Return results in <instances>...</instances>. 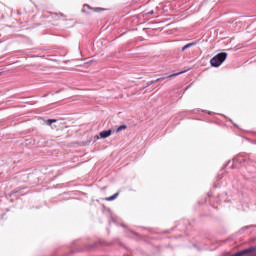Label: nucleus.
Listing matches in <instances>:
<instances>
[{"label": "nucleus", "instance_id": "1", "mask_svg": "<svg viewBox=\"0 0 256 256\" xmlns=\"http://www.w3.org/2000/svg\"><path fill=\"white\" fill-rule=\"evenodd\" d=\"M225 59H227V52H220L210 60V65L211 67H221L225 63Z\"/></svg>", "mask_w": 256, "mask_h": 256}, {"label": "nucleus", "instance_id": "2", "mask_svg": "<svg viewBox=\"0 0 256 256\" xmlns=\"http://www.w3.org/2000/svg\"><path fill=\"white\" fill-rule=\"evenodd\" d=\"M182 73L183 72H178V73H174L169 76H166V77H161V78H157L156 80L149 81V82H147L146 87H151V85H153L154 83H157V81H165V79H171V77H177L178 75H182Z\"/></svg>", "mask_w": 256, "mask_h": 256}, {"label": "nucleus", "instance_id": "3", "mask_svg": "<svg viewBox=\"0 0 256 256\" xmlns=\"http://www.w3.org/2000/svg\"><path fill=\"white\" fill-rule=\"evenodd\" d=\"M253 251H255V247L252 246L250 248L239 251V252L233 254L232 256H243V255H247L249 253H253Z\"/></svg>", "mask_w": 256, "mask_h": 256}, {"label": "nucleus", "instance_id": "4", "mask_svg": "<svg viewBox=\"0 0 256 256\" xmlns=\"http://www.w3.org/2000/svg\"><path fill=\"white\" fill-rule=\"evenodd\" d=\"M112 133H113V130L109 129V130H104L100 132L99 135L101 139H107V137H111Z\"/></svg>", "mask_w": 256, "mask_h": 256}, {"label": "nucleus", "instance_id": "5", "mask_svg": "<svg viewBox=\"0 0 256 256\" xmlns=\"http://www.w3.org/2000/svg\"><path fill=\"white\" fill-rule=\"evenodd\" d=\"M85 9H90L91 11H95L96 13H99V11H101V8H92L88 4L84 5V8L82 9V13H86L87 12Z\"/></svg>", "mask_w": 256, "mask_h": 256}, {"label": "nucleus", "instance_id": "6", "mask_svg": "<svg viewBox=\"0 0 256 256\" xmlns=\"http://www.w3.org/2000/svg\"><path fill=\"white\" fill-rule=\"evenodd\" d=\"M117 197H119V192H116L114 195L105 198V200L106 201H115V199H117Z\"/></svg>", "mask_w": 256, "mask_h": 256}, {"label": "nucleus", "instance_id": "7", "mask_svg": "<svg viewBox=\"0 0 256 256\" xmlns=\"http://www.w3.org/2000/svg\"><path fill=\"white\" fill-rule=\"evenodd\" d=\"M194 45H196L195 42L188 43L184 47H182V51H185L186 49H189V47H193Z\"/></svg>", "mask_w": 256, "mask_h": 256}, {"label": "nucleus", "instance_id": "8", "mask_svg": "<svg viewBox=\"0 0 256 256\" xmlns=\"http://www.w3.org/2000/svg\"><path fill=\"white\" fill-rule=\"evenodd\" d=\"M127 129V125H121L116 129V133H119L121 131H125Z\"/></svg>", "mask_w": 256, "mask_h": 256}, {"label": "nucleus", "instance_id": "9", "mask_svg": "<svg viewBox=\"0 0 256 256\" xmlns=\"http://www.w3.org/2000/svg\"><path fill=\"white\" fill-rule=\"evenodd\" d=\"M53 123H57V119H48V120H46V125H53Z\"/></svg>", "mask_w": 256, "mask_h": 256}, {"label": "nucleus", "instance_id": "10", "mask_svg": "<svg viewBox=\"0 0 256 256\" xmlns=\"http://www.w3.org/2000/svg\"><path fill=\"white\" fill-rule=\"evenodd\" d=\"M99 244L97 242L93 243V244H89L86 246V249H93L95 247H97Z\"/></svg>", "mask_w": 256, "mask_h": 256}, {"label": "nucleus", "instance_id": "11", "mask_svg": "<svg viewBox=\"0 0 256 256\" xmlns=\"http://www.w3.org/2000/svg\"><path fill=\"white\" fill-rule=\"evenodd\" d=\"M153 10H151L150 12L147 13V15H153Z\"/></svg>", "mask_w": 256, "mask_h": 256}, {"label": "nucleus", "instance_id": "12", "mask_svg": "<svg viewBox=\"0 0 256 256\" xmlns=\"http://www.w3.org/2000/svg\"><path fill=\"white\" fill-rule=\"evenodd\" d=\"M208 115H213V112H208Z\"/></svg>", "mask_w": 256, "mask_h": 256}]
</instances>
